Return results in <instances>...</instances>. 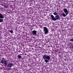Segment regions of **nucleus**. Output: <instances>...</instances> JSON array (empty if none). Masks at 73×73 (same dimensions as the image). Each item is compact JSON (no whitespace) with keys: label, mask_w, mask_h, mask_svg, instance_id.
Here are the masks:
<instances>
[{"label":"nucleus","mask_w":73,"mask_h":73,"mask_svg":"<svg viewBox=\"0 0 73 73\" xmlns=\"http://www.w3.org/2000/svg\"><path fill=\"white\" fill-rule=\"evenodd\" d=\"M69 45L70 46L71 45H72V42H70L69 43Z\"/></svg>","instance_id":"nucleus-14"},{"label":"nucleus","mask_w":73,"mask_h":73,"mask_svg":"<svg viewBox=\"0 0 73 73\" xmlns=\"http://www.w3.org/2000/svg\"><path fill=\"white\" fill-rule=\"evenodd\" d=\"M43 57L46 63H47L48 62V60H50V57L47 55H44Z\"/></svg>","instance_id":"nucleus-1"},{"label":"nucleus","mask_w":73,"mask_h":73,"mask_svg":"<svg viewBox=\"0 0 73 73\" xmlns=\"http://www.w3.org/2000/svg\"><path fill=\"white\" fill-rule=\"evenodd\" d=\"M1 62V63L2 64H4L5 66L7 65V60H5L4 58L2 59Z\"/></svg>","instance_id":"nucleus-3"},{"label":"nucleus","mask_w":73,"mask_h":73,"mask_svg":"<svg viewBox=\"0 0 73 73\" xmlns=\"http://www.w3.org/2000/svg\"><path fill=\"white\" fill-rule=\"evenodd\" d=\"M51 17L52 20L53 21H56L57 20H58L60 19V17H59V16L58 15L55 16V18L54 17L53 15H51Z\"/></svg>","instance_id":"nucleus-2"},{"label":"nucleus","mask_w":73,"mask_h":73,"mask_svg":"<svg viewBox=\"0 0 73 73\" xmlns=\"http://www.w3.org/2000/svg\"><path fill=\"white\" fill-rule=\"evenodd\" d=\"M18 52H19V53H20L21 52V51H20V50H19V51H18Z\"/></svg>","instance_id":"nucleus-17"},{"label":"nucleus","mask_w":73,"mask_h":73,"mask_svg":"<svg viewBox=\"0 0 73 73\" xmlns=\"http://www.w3.org/2000/svg\"><path fill=\"white\" fill-rule=\"evenodd\" d=\"M4 4H5V3H4Z\"/></svg>","instance_id":"nucleus-22"},{"label":"nucleus","mask_w":73,"mask_h":73,"mask_svg":"<svg viewBox=\"0 0 73 73\" xmlns=\"http://www.w3.org/2000/svg\"><path fill=\"white\" fill-rule=\"evenodd\" d=\"M17 57H18V58L20 59L21 58H22V56H21L20 55H18Z\"/></svg>","instance_id":"nucleus-9"},{"label":"nucleus","mask_w":73,"mask_h":73,"mask_svg":"<svg viewBox=\"0 0 73 73\" xmlns=\"http://www.w3.org/2000/svg\"><path fill=\"white\" fill-rule=\"evenodd\" d=\"M23 50V51H24V50Z\"/></svg>","instance_id":"nucleus-25"},{"label":"nucleus","mask_w":73,"mask_h":73,"mask_svg":"<svg viewBox=\"0 0 73 73\" xmlns=\"http://www.w3.org/2000/svg\"><path fill=\"white\" fill-rule=\"evenodd\" d=\"M37 33V31L35 30H33L32 31V32L31 33V35H36V34Z\"/></svg>","instance_id":"nucleus-7"},{"label":"nucleus","mask_w":73,"mask_h":73,"mask_svg":"<svg viewBox=\"0 0 73 73\" xmlns=\"http://www.w3.org/2000/svg\"><path fill=\"white\" fill-rule=\"evenodd\" d=\"M43 31L45 35H46L47 33H48L49 31H48V28L46 27H44L43 28Z\"/></svg>","instance_id":"nucleus-4"},{"label":"nucleus","mask_w":73,"mask_h":73,"mask_svg":"<svg viewBox=\"0 0 73 73\" xmlns=\"http://www.w3.org/2000/svg\"><path fill=\"white\" fill-rule=\"evenodd\" d=\"M2 5H3V6H4V5H5L4 4H2Z\"/></svg>","instance_id":"nucleus-18"},{"label":"nucleus","mask_w":73,"mask_h":73,"mask_svg":"<svg viewBox=\"0 0 73 73\" xmlns=\"http://www.w3.org/2000/svg\"><path fill=\"white\" fill-rule=\"evenodd\" d=\"M14 65V64H13L12 63H9L8 64V65L7 66V67L8 68H9L8 69L9 70L11 69V68H12V66H13Z\"/></svg>","instance_id":"nucleus-5"},{"label":"nucleus","mask_w":73,"mask_h":73,"mask_svg":"<svg viewBox=\"0 0 73 73\" xmlns=\"http://www.w3.org/2000/svg\"><path fill=\"white\" fill-rule=\"evenodd\" d=\"M4 15H3L1 13H0V19H4Z\"/></svg>","instance_id":"nucleus-8"},{"label":"nucleus","mask_w":73,"mask_h":73,"mask_svg":"<svg viewBox=\"0 0 73 73\" xmlns=\"http://www.w3.org/2000/svg\"><path fill=\"white\" fill-rule=\"evenodd\" d=\"M8 12V13H9V12Z\"/></svg>","instance_id":"nucleus-19"},{"label":"nucleus","mask_w":73,"mask_h":73,"mask_svg":"<svg viewBox=\"0 0 73 73\" xmlns=\"http://www.w3.org/2000/svg\"><path fill=\"white\" fill-rule=\"evenodd\" d=\"M36 24H38V23H36Z\"/></svg>","instance_id":"nucleus-24"},{"label":"nucleus","mask_w":73,"mask_h":73,"mask_svg":"<svg viewBox=\"0 0 73 73\" xmlns=\"http://www.w3.org/2000/svg\"><path fill=\"white\" fill-rule=\"evenodd\" d=\"M2 22H3V19H0V23H2Z\"/></svg>","instance_id":"nucleus-11"},{"label":"nucleus","mask_w":73,"mask_h":73,"mask_svg":"<svg viewBox=\"0 0 73 73\" xmlns=\"http://www.w3.org/2000/svg\"><path fill=\"white\" fill-rule=\"evenodd\" d=\"M20 48H22V47H21V46H20Z\"/></svg>","instance_id":"nucleus-20"},{"label":"nucleus","mask_w":73,"mask_h":73,"mask_svg":"<svg viewBox=\"0 0 73 73\" xmlns=\"http://www.w3.org/2000/svg\"><path fill=\"white\" fill-rule=\"evenodd\" d=\"M72 36H73V35H71Z\"/></svg>","instance_id":"nucleus-21"},{"label":"nucleus","mask_w":73,"mask_h":73,"mask_svg":"<svg viewBox=\"0 0 73 73\" xmlns=\"http://www.w3.org/2000/svg\"><path fill=\"white\" fill-rule=\"evenodd\" d=\"M20 55H21V54H20Z\"/></svg>","instance_id":"nucleus-23"},{"label":"nucleus","mask_w":73,"mask_h":73,"mask_svg":"<svg viewBox=\"0 0 73 73\" xmlns=\"http://www.w3.org/2000/svg\"><path fill=\"white\" fill-rule=\"evenodd\" d=\"M64 12L66 13V15H68V13H69V12L68 11V10L66 8H65L63 9Z\"/></svg>","instance_id":"nucleus-6"},{"label":"nucleus","mask_w":73,"mask_h":73,"mask_svg":"<svg viewBox=\"0 0 73 73\" xmlns=\"http://www.w3.org/2000/svg\"><path fill=\"white\" fill-rule=\"evenodd\" d=\"M62 15L63 16V17H66V15H65V14L64 13H63L62 14Z\"/></svg>","instance_id":"nucleus-10"},{"label":"nucleus","mask_w":73,"mask_h":73,"mask_svg":"<svg viewBox=\"0 0 73 73\" xmlns=\"http://www.w3.org/2000/svg\"><path fill=\"white\" fill-rule=\"evenodd\" d=\"M4 7L5 8H7V6H6V5H5Z\"/></svg>","instance_id":"nucleus-16"},{"label":"nucleus","mask_w":73,"mask_h":73,"mask_svg":"<svg viewBox=\"0 0 73 73\" xmlns=\"http://www.w3.org/2000/svg\"><path fill=\"white\" fill-rule=\"evenodd\" d=\"M53 14L56 16L57 15V13L56 12H54L53 13Z\"/></svg>","instance_id":"nucleus-13"},{"label":"nucleus","mask_w":73,"mask_h":73,"mask_svg":"<svg viewBox=\"0 0 73 73\" xmlns=\"http://www.w3.org/2000/svg\"><path fill=\"white\" fill-rule=\"evenodd\" d=\"M71 41H72V42H73V39H71L70 40Z\"/></svg>","instance_id":"nucleus-15"},{"label":"nucleus","mask_w":73,"mask_h":73,"mask_svg":"<svg viewBox=\"0 0 73 73\" xmlns=\"http://www.w3.org/2000/svg\"><path fill=\"white\" fill-rule=\"evenodd\" d=\"M9 32H10L11 34H12L13 32L12 30H9Z\"/></svg>","instance_id":"nucleus-12"}]
</instances>
